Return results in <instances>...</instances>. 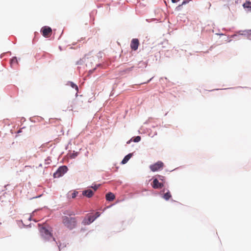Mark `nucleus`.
<instances>
[{"label":"nucleus","instance_id":"1","mask_svg":"<svg viewBox=\"0 0 251 251\" xmlns=\"http://www.w3.org/2000/svg\"><path fill=\"white\" fill-rule=\"evenodd\" d=\"M64 225L70 229L74 228L76 226V219L75 217L64 216L62 218Z\"/></svg>","mask_w":251,"mask_h":251},{"label":"nucleus","instance_id":"2","mask_svg":"<svg viewBox=\"0 0 251 251\" xmlns=\"http://www.w3.org/2000/svg\"><path fill=\"white\" fill-rule=\"evenodd\" d=\"M40 231L42 236L44 238L49 239L50 238H52L53 240L57 244L56 241L54 237H52V234L51 233V230L50 229L47 228L45 227H42L40 229Z\"/></svg>","mask_w":251,"mask_h":251},{"label":"nucleus","instance_id":"3","mask_svg":"<svg viewBox=\"0 0 251 251\" xmlns=\"http://www.w3.org/2000/svg\"><path fill=\"white\" fill-rule=\"evenodd\" d=\"M68 171V168L66 166L60 167L53 174V176L55 178H58L62 176Z\"/></svg>","mask_w":251,"mask_h":251},{"label":"nucleus","instance_id":"4","mask_svg":"<svg viewBox=\"0 0 251 251\" xmlns=\"http://www.w3.org/2000/svg\"><path fill=\"white\" fill-rule=\"evenodd\" d=\"M41 32L44 37L48 38L51 36L52 34V29L49 26H44L42 27Z\"/></svg>","mask_w":251,"mask_h":251},{"label":"nucleus","instance_id":"5","mask_svg":"<svg viewBox=\"0 0 251 251\" xmlns=\"http://www.w3.org/2000/svg\"><path fill=\"white\" fill-rule=\"evenodd\" d=\"M164 164L161 161H158L156 163L152 164L150 166V169L152 172L157 171L163 169Z\"/></svg>","mask_w":251,"mask_h":251},{"label":"nucleus","instance_id":"6","mask_svg":"<svg viewBox=\"0 0 251 251\" xmlns=\"http://www.w3.org/2000/svg\"><path fill=\"white\" fill-rule=\"evenodd\" d=\"M96 219V217H94V216L88 214L86 217L83 220L82 223L84 225H89L92 223Z\"/></svg>","mask_w":251,"mask_h":251},{"label":"nucleus","instance_id":"7","mask_svg":"<svg viewBox=\"0 0 251 251\" xmlns=\"http://www.w3.org/2000/svg\"><path fill=\"white\" fill-rule=\"evenodd\" d=\"M139 45V41L138 39H133L130 43V48L133 50H136Z\"/></svg>","mask_w":251,"mask_h":251},{"label":"nucleus","instance_id":"8","mask_svg":"<svg viewBox=\"0 0 251 251\" xmlns=\"http://www.w3.org/2000/svg\"><path fill=\"white\" fill-rule=\"evenodd\" d=\"M151 185L154 189H160L164 186L163 183L159 182L157 178L153 179Z\"/></svg>","mask_w":251,"mask_h":251},{"label":"nucleus","instance_id":"9","mask_svg":"<svg viewBox=\"0 0 251 251\" xmlns=\"http://www.w3.org/2000/svg\"><path fill=\"white\" fill-rule=\"evenodd\" d=\"M82 195L88 198H91L93 196L94 192L92 190L88 189L83 191L82 192Z\"/></svg>","mask_w":251,"mask_h":251},{"label":"nucleus","instance_id":"10","mask_svg":"<svg viewBox=\"0 0 251 251\" xmlns=\"http://www.w3.org/2000/svg\"><path fill=\"white\" fill-rule=\"evenodd\" d=\"M106 199L108 201H112L115 199L114 194L111 192H109L106 195Z\"/></svg>","mask_w":251,"mask_h":251},{"label":"nucleus","instance_id":"11","mask_svg":"<svg viewBox=\"0 0 251 251\" xmlns=\"http://www.w3.org/2000/svg\"><path fill=\"white\" fill-rule=\"evenodd\" d=\"M132 156V153H129L128 154L126 155L124 158L123 159L122 161V164H125L127 162V161L129 160V159Z\"/></svg>","mask_w":251,"mask_h":251},{"label":"nucleus","instance_id":"12","mask_svg":"<svg viewBox=\"0 0 251 251\" xmlns=\"http://www.w3.org/2000/svg\"><path fill=\"white\" fill-rule=\"evenodd\" d=\"M171 197L172 195L169 191H168L167 193H165L163 196V198L166 201L169 200Z\"/></svg>","mask_w":251,"mask_h":251},{"label":"nucleus","instance_id":"13","mask_svg":"<svg viewBox=\"0 0 251 251\" xmlns=\"http://www.w3.org/2000/svg\"><path fill=\"white\" fill-rule=\"evenodd\" d=\"M243 7L245 8H248L251 11V2L246 1L243 4Z\"/></svg>","mask_w":251,"mask_h":251},{"label":"nucleus","instance_id":"14","mask_svg":"<svg viewBox=\"0 0 251 251\" xmlns=\"http://www.w3.org/2000/svg\"><path fill=\"white\" fill-rule=\"evenodd\" d=\"M70 84H71V86H72V88H75L76 90V93L78 92V87L76 85H75V84H74V83L73 82H70Z\"/></svg>","mask_w":251,"mask_h":251},{"label":"nucleus","instance_id":"15","mask_svg":"<svg viewBox=\"0 0 251 251\" xmlns=\"http://www.w3.org/2000/svg\"><path fill=\"white\" fill-rule=\"evenodd\" d=\"M141 138L140 136H137L133 139V141L134 142H138L141 140Z\"/></svg>","mask_w":251,"mask_h":251},{"label":"nucleus","instance_id":"16","mask_svg":"<svg viewBox=\"0 0 251 251\" xmlns=\"http://www.w3.org/2000/svg\"><path fill=\"white\" fill-rule=\"evenodd\" d=\"M77 194H78V192H75V191L72 194V198H75L76 197Z\"/></svg>","mask_w":251,"mask_h":251},{"label":"nucleus","instance_id":"17","mask_svg":"<svg viewBox=\"0 0 251 251\" xmlns=\"http://www.w3.org/2000/svg\"><path fill=\"white\" fill-rule=\"evenodd\" d=\"M100 186V184L99 185H95L94 186H92V188L94 189L95 191H96L99 187Z\"/></svg>","mask_w":251,"mask_h":251},{"label":"nucleus","instance_id":"18","mask_svg":"<svg viewBox=\"0 0 251 251\" xmlns=\"http://www.w3.org/2000/svg\"><path fill=\"white\" fill-rule=\"evenodd\" d=\"M158 178L159 180H160L162 181H163L165 180V177L162 176H158Z\"/></svg>","mask_w":251,"mask_h":251},{"label":"nucleus","instance_id":"19","mask_svg":"<svg viewBox=\"0 0 251 251\" xmlns=\"http://www.w3.org/2000/svg\"><path fill=\"white\" fill-rule=\"evenodd\" d=\"M79 102L78 101H75L73 102L74 105H79L80 106H81V104L79 103Z\"/></svg>","mask_w":251,"mask_h":251},{"label":"nucleus","instance_id":"20","mask_svg":"<svg viewBox=\"0 0 251 251\" xmlns=\"http://www.w3.org/2000/svg\"><path fill=\"white\" fill-rule=\"evenodd\" d=\"M100 216V213L99 212H97L95 213V216H94V217H96V218H97L99 217Z\"/></svg>","mask_w":251,"mask_h":251},{"label":"nucleus","instance_id":"21","mask_svg":"<svg viewBox=\"0 0 251 251\" xmlns=\"http://www.w3.org/2000/svg\"><path fill=\"white\" fill-rule=\"evenodd\" d=\"M68 215H69V216H72V215H75V213L74 212H71L70 213H67Z\"/></svg>","mask_w":251,"mask_h":251},{"label":"nucleus","instance_id":"22","mask_svg":"<svg viewBox=\"0 0 251 251\" xmlns=\"http://www.w3.org/2000/svg\"><path fill=\"white\" fill-rule=\"evenodd\" d=\"M179 0H172V1L173 2V3H175V2H176L177 1H179Z\"/></svg>","mask_w":251,"mask_h":251},{"label":"nucleus","instance_id":"23","mask_svg":"<svg viewBox=\"0 0 251 251\" xmlns=\"http://www.w3.org/2000/svg\"><path fill=\"white\" fill-rule=\"evenodd\" d=\"M132 139H130V140H129L128 141H127L126 143H127V144H129V143H130V142L132 141Z\"/></svg>","mask_w":251,"mask_h":251},{"label":"nucleus","instance_id":"24","mask_svg":"<svg viewBox=\"0 0 251 251\" xmlns=\"http://www.w3.org/2000/svg\"><path fill=\"white\" fill-rule=\"evenodd\" d=\"M61 244H60L59 245H58V248L59 249V250H60V247H61Z\"/></svg>","mask_w":251,"mask_h":251},{"label":"nucleus","instance_id":"25","mask_svg":"<svg viewBox=\"0 0 251 251\" xmlns=\"http://www.w3.org/2000/svg\"><path fill=\"white\" fill-rule=\"evenodd\" d=\"M250 35L251 36V30L250 31Z\"/></svg>","mask_w":251,"mask_h":251},{"label":"nucleus","instance_id":"26","mask_svg":"<svg viewBox=\"0 0 251 251\" xmlns=\"http://www.w3.org/2000/svg\"><path fill=\"white\" fill-rule=\"evenodd\" d=\"M71 110H73V107L72 106V108L71 109Z\"/></svg>","mask_w":251,"mask_h":251}]
</instances>
